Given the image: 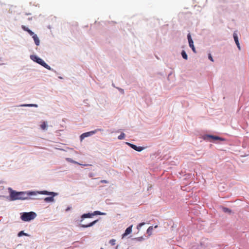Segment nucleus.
Wrapping results in <instances>:
<instances>
[{
  "instance_id": "nucleus-1",
  "label": "nucleus",
  "mask_w": 249,
  "mask_h": 249,
  "mask_svg": "<svg viewBox=\"0 0 249 249\" xmlns=\"http://www.w3.org/2000/svg\"><path fill=\"white\" fill-rule=\"evenodd\" d=\"M37 194L50 196L46 197L44 199V200L46 202H54V197L57 196L58 195L57 193H55L54 192H49L46 190L40 191H32V196H36Z\"/></svg>"
},
{
  "instance_id": "nucleus-2",
  "label": "nucleus",
  "mask_w": 249,
  "mask_h": 249,
  "mask_svg": "<svg viewBox=\"0 0 249 249\" xmlns=\"http://www.w3.org/2000/svg\"><path fill=\"white\" fill-rule=\"evenodd\" d=\"M8 191L9 193L10 200L15 201L19 200V192L14 190L11 187L8 188Z\"/></svg>"
},
{
  "instance_id": "nucleus-3",
  "label": "nucleus",
  "mask_w": 249,
  "mask_h": 249,
  "mask_svg": "<svg viewBox=\"0 0 249 249\" xmlns=\"http://www.w3.org/2000/svg\"><path fill=\"white\" fill-rule=\"evenodd\" d=\"M202 138L204 140L210 142H211L210 139H212L213 141L220 140L221 141H225L226 140L225 139L223 138L211 134H205L202 136Z\"/></svg>"
},
{
  "instance_id": "nucleus-4",
  "label": "nucleus",
  "mask_w": 249,
  "mask_h": 249,
  "mask_svg": "<svg viewBox=\"0 0 249 249\" xmlns=\"http://www.w3.org/2000/svg\"><path fill=\"white\" fill-rule=\"evenodd\" d=\"M32 60L47 69L49 70H51V67L48 64H47L42 59L37 57L36 56L32 55Z\"/></svg>"
},
{
  "instance_id": "nucleus-5",
  "label": "nucleus",
  "mask_w": 249,
  "mask_h": 249,
  "mask_svg": "<svg viewBox=\"0 0 249 249\" xmlns=\"http://www.w3.org/2000/svg\"><path fill=\"white\" fill-rule=\"evenodd\" d=\"M20 218L23 221H30L31 220V212H24L20 213Z\"/></svg>"
},
{
  "instance_id": "nucleus-6",
  "label": "nucleus",
  "mask_w": 249,
  "mask_h": 249,
  "mask_svg": "<svg viewBox=\"0 0 249 249\" xmlns=\"http://www.w3.org/2000/svg\"><path fill=\"white\" fill-rule=\"evenodd\" d=\"M31 196V191L26 192H19V200H25L28 199Z\"/></svg>"
},
{
  "instance_id": "nucleus-7",
  "label": "nucleus",
  "mask_w": 249,
  "mask_h": 249,
  "mask_svg": "<svg viewBox=\"0 0 249 249\" xmlns=\"http://www.w3.org/2000/svg\"><path fill=\"white\" fill-rule=\"evenodd\" d=\"M125 144H127V145H128L129 147H130L133 149H134L135 151H138V152H141L142 151L143 149H145L144 147L137 146V145H136L133 143L128 142H126Z\"/></svg>"
},
{
  "instance_id": "nucleus-8",
  "label": "nucleus",
  "mask_w": 249,
  "mask_h": 249,
  "mask_svg": "<svg viewBox=\"0 0 249 249\" xmlns=\"http://www.w3.org/2000/svg\"><path fill=\"white\" fill-rule=\"evenodd\" d=\"M95 134V131H94V130L84 133L82 134L80 136V141H82L85 138L89 137V136H91L92 135Z\"/></svg>"
},
{
  "instance_id": "nucleus-9",
  "label": "nucleus",
  "mask_w": 249,
  "mask_h": 249,
  "mask_svg": "<svg viewBox=\"0 0 249 249\" xmlns=\"http://www.w3.org/2000/svg\"><path fill=\"white\" fill-rule=\"evenodd\" d=\"M92 216H93L92 213H84L81 216L80 222H82L85 218H91Z\"/></svg>"
},
{
  "instance_id": "nucleus-10",
  "label": "nucleus",
  "mask_w": 249,
  "mask_h": 249,
  "mask_svg": "<svg viewBox=\"0 0 249 249\" xmlns=\"http://www.w3.org/2000/svg\"><path fill=\"white\" fill-rule=\"evenodd\" d=\"M98 221V220L97 219V220H95L89 223L88 224H80L79 226L80 227H82V228H84L90 227H92V226H93L94 225H95Z\"/></svg>"
},
{
  "instance_id": "nucleus-11",
  "label": "nucleus",
  "mask_w": 249,
  "mask_h": 249,
  "mask_svg": "<svg viewBox=\"0 0 249 249\" xmlns=\"http://www.w3.org/2000/svg\"><path fill=\"white\" fill-rule=\"evenodd\" d=\"M133 225H131L127 227L125 230L124 233L122 234V238H124L126 235L129 234L132 232Z\"/></svg>"
},
{
  "instance_id": "nucleus-12",
  "label": "nucleus",
  "mask_w": 249,
  "mask_h": 249,
  "mask_svg": "<svg viewBox=\"0 0 249 249\" xmlns=\"http://www.w3.org/2000/svg\"><path fill=\"white\" fill-rule=\"evenodd\" d=\"M233 36L234 40L235 41V42L238 48L239 49V50H240L241 48H240V44H239V42L238 41V36H237L236 33H234L233 34Z\"/></svg>"
},
{
  "instance_id": "nucleus-13",
  "label": "nucleus",
  "mask_w": 249,
  "mask_h": 249,
  "mask_svg": "<svg viewBox=\"0 0 249 249\" xmlns=\"http://www.w3.org/2000/svg\"><path fill=\"white\" fill-rule=\"evenodd\" d=\"M32 35H33L32 37L34 39V40L35 41V44L37 46H38L39 45L40 41H39V39L37 36L36 35V34L34 35V33L33 32H32Z\"/></svg>"
},
{
  "instance_id": "nucleus-14",
  "label": "nucleus",
  "mask_w": 249,
  "mask_h": 249,
  "mask_svg": "<svg viewBox=\"0 0 249 249\" xmlns=\"http://www.w3.org/2000/svg\"><path fill=\"white\" fill-rule=\"evenodd\" d=\"M221 209L222 211L225 213H229V214H231L232 213L231 210L228 208L221 206Z\"/></svg>"
},
{
  "instance_id": "nucleus-15",
  "label": "nucleus",
  "mask_w": 249,
  "mask_h": 249,
  "mask_svg": "<svg viewBox=\"0 0 249 249\" xmlns=\"http://www.w3.org/2000/svg\"><path fill=\"white\" fill-rule=\"evenodd\" d=\"M66 160L67 161H68L69 162H71V163L81 165V164L79 163L78 162L73 160L72 159L70 158H66ZM81 165H82V166H86V164H81Z\"/></svg>"
},
{
  "instance_id": "nucleus-16",
  "label": "nucleus",
  "mask_w": 249,
  "mask_h": 249,
  "mask_svg": "<svg viewBox=\"0 0 249 249\" xmlns=\"http://www.w3.org/2000/svg\"><path fill=\"white\" fill-rule=\"evenodd\" d=\"M47 127H48V124H47V122L43 121L42 123V124L40 125L41 129L43 130H47Z\"/></svg>"
},
{
  "instance_id": "nucleus-17",
  "label": "nucleus",
  "mask_w": 249,
  "mask_h": 249,
  "mask_svg": "<svg viewBox=\"0 0 249 249\" xmlns=\"http://www.w3.org/2000/svg\"><path fill=\"white\" fill-rule=\"evenodd\" d=\"M93 213V216L96 215H106V213H103L99 211H95Z\"/></svg>"
},
{
  "instance_id": "nucleus-18",
  "label": "nucleus",
  "mask_w": 249,
  "mask_h": 249,
  "mask_svg": "<svg viewBox=\"0 0 249 249\" xmlns=\"http://www.w3.org/2000/svg\"><path fill=\"white\" fill-rule=\"evenodd\" d=\"M23 235H25V236H29L30 235L26 233H25L24 231H20L18 234V237H21L22 236H23Z\"/></svg>"
},
{
  "instance_id": "nucleus-19",
  "label": "nucleus",
  "mask_w": 249,
  "mask_h": 249,
  "mask_svg": "<svg viewBox=\"0 0 249 249\" xmlns=\"http://www.w3.org/2000/svg\"><path fill=\"white\" fill-rule=\"evenodd\" d=\"M153 230V226H150L147 230L146 232L149 236L151 235L152 234V231Z\"/></svg>"
},
{
  "instance_id": "nucleus-20",
  "label": "nucleus",
  "mask_w": 249,
  "mask_h": 249,
  "mask_svg": "<svg viewBox=\"0 0 249 249\" xmlns=\"http://www.w3.org/2000/svg\"><path fill=\"white\" fill-rule=\"evenodd\" d=\"M133 240H136V241H137L139 242H142L144 240V238L143 237V236H141V237H139L134 238H133Z\"/></svg>"
},
{
  "instance_id": "nucleus-21",
  "label": "nucleus",
  "mask_w": 249,
  "mask_h": 249,
  "mask_svg": "<svg viewBox=\"0 0 249 249\" xmlns=\"http://www.w3.org/2000/svg\"><path fill=\"white\" fill-rule=\"evenodd\" d=\"M181 55H182V57L185 59V60H187V58H188V56H187V55L186 53V52H185V51L183 50L182 52H181Z\"/></svg>"
},
{
  "instance_id": "nucleus-22",
  "label": "nucleus",
  "mask_w": 249,
  "mask_h": 249,
  "mask_svg": "<svg viewBox=\"0 0 249 249\" xmlns=\"http://www.w3.org/2000/svg\"><path fill=\"white\" fill-rule=\"evenodd\" d=\"M125 136V134L123 132H122L121 133V134L119 136H118V139L120 140H123V139H124Z\"/></svg>"
},
{
  "instance_id": "nucleus-23",
  "label": "nucleus",
  "mask_w": 249,
  "mask_h": 249,
  "mask_svg": "<svg viewBox=\"0 0 249 249\" xmlns=\"http://www.w3.org/2000/svg\"><path fill=\"white\" fill-rule=\"evenodd\" d=\"M189 46L192 48L193 51L194 52V53H196V49H195V48L194 47V42L192 41H191V43H189Z\"/></svg>"
},
{
  "instance_id": "nucleus-24",
  "label": "nucleus",
  "mask_w": 249,
  "mask_h": 249,
  "mask_svg": "<svg viewBox=\"0 0 249 249\" xmlns=\"http://www.w3.org/2000/svg\"><path fill=\"white\" fill-rule=\"evenodd\" d=\"M109 244L111 245V246H114L115 245V243H116V240L115 239H112L111 240H109Z\"/></svg>"
},
{
  "instance_id": "nucleus-25",
  "label": "nucleus",
  "mask_w": 249,
  "mask_h": 249,
  "mask_svg": "<svg viewBox=\"0 0 249 249\" xmlns=\"http://www.w3.org/2000/svg\"><path fill=\"white\" fill-rule=\"evenodd\" d=\"M22 28L25 31H27L31 35V30L26 28L25 26H22Z\"/></svg>"
},
{
  "instance_id": "nucleus-26",
  "label": "nucleus",
  "mask_w": 249,
  "mask_h": 249,
  "mask_svg": "<svg viewBox=\"0 0 249 249\" xmlns=\"http://www.w3.org/2000/svg\"><path fill=\"white\" fill-rule=\"evenodd\" d=\"M187 38L188 40L189 43H191V41L193 42V39H192L191 36L190 34H189L187 36Z\"/></svg>"
},
{
  "instance_id": "nucleus-27",
  "label": "nucleus",
  "mask_w": 249,
  "mask_h": 249,
  "mask_svg": "<svg viewBox=\"0 0 249 249\" xmlns=\"http://www.w3.org/2000/svg\"><path fill=\"white\" fill-rule=\"evenodd\" d=\"M187 38L188 40L189 43H191V41L193 42V39H192L191 36L190 34H189L187 36Z\"/></svg>"
},
{
  "instance_id": "nucleus-28",
  "label": "nucleus",
  "mask_w": 249,
  "mask_h": 249,
  "mask_svg": "<svg viewBox=\"0 0 249 249\" xmlns=\"http://www.w3.org/2000/svg\"><path fill=\"white\" fill-rule=\"evenodd\" d=\"M144 224V223H141L137 225V229H139L140 228L142 227Z\"/></svg>"
},
{
  "instance_id": "nucleus-29",
  "label": "nucleus",
  "mask_w": 249,
  "mask_h": 249,
  "mask_svg": "<svg viewBox=\"0 0 249 249\" xmlns=\"http://www.w3.org/2000/svg\"><path fill=\"white\" fill-rule=\"evenodd\" d=\"M103 129L101 128H97L95 130H94V131H95V133H96L98 131H103Z\"/></svg>"
},
{
  "instance_id": "nucleus-30",
  "label": "nucleus",
  "mask_w": 249,
  "mask_h": 249,
  "mask_svg": "<svg viewBox=\"0 0 249 249\" xmlns=\"http://www.w3.org/2000/svg\"><path fill=\"white\" fill-rule=\"evenodd\" d=\"M36 216V213L32 212V220L34 219Z\"/></svg>"
},
{
  "instance_id": "nucleus-31",
  "label": "nucleus",
  "mask_w": 249,
  "mask_h": 249,
  "mask_svg": "<svg viewBox=\"0 0 249 249\" xmlns=\"http://www.w3.org/2000/svg\"><path fill=\"white\" fill-rule=\"evenodd\" d=\"M100 182L103 183H107L108 181L107 180H101Z\"/></svg>"
},
{
  "instance_id": "nucleus-32",
  "label": "nucleus",
  "mask_w": 249,
  "mask_h": 249,
  "mask_svg": "<svg viewBox=\"0 0 249 249\" xmlns=\"http://www.w3.org/2000/svg\"><path fill=\"white\" fill-rule=\"evenodd\" d=\"M209 59L211 61H212V62H213V57H212V55H211V54H209Z\"/></svg>"
},
{
  "instance_id": "nucleus-33",
  "label": "nucleus",
  "mask_w": 249,
  "mask_h": 249,
  "mask_svg": "<svg viewBox=\"0 0 249 249\" xmlns=\"http://www.w3.org/2000/svg\"><path fill=\"white\" fill-rule=\"evenodd\" d=\"M19 106H20V107H31V104L21 105Z\"/></svg>"
},
{
  "instance_id": "nucleus-34",
  "label": "nucleus",
  "mask_w": 249,
  "mask_h": 249,
  "mask_svg": "<svg viewBox=\"0 0 249 249\" xmlns=\"http://www.w3.org/2000/svg\"><path fill=\"white\" fill-rule=\"evenodd\" d=\"M71 209V207H68L66 210V211H68L69 210H70Z\"/></svg>"
},
{
  "instance_id": "nucleus-35",
  "label": "nucleus",
  "mask_w": 249,
  "mask_h": 249,
  "mask_svg": "<svg viewBox=\"0 0 249 249\" xmlns=\"http://www.w3.org/2000/svg\"><path fill=\"white\" fill-rule=\"evenodd\" d=\"M32 107H37V106L36 105H35V104H32Z\"/></svg>"
},
{
  "instance_id": "nucleus-36",
  "label": "nucleus",
  "mask_w": 249,
  "mask_h": 249,
  "mask_svg": "<svg viewBox=\"0 0 249 249\" xmlns=\"http://www.w3.org/2000/svg\"><path fill=\"white\" fill-rule=\"evenodd\" d=\"M157 227H158V226H157V225H156V226L154 227V228H157Z\"/></svg>"
},
{
  "instance_id": "nucleus-37",
  "label": "nucleus",
  "mask_w": 249,
  "mask_h": 249,
  "mask_svg": "<svg viewBox=\"0 0 249 249\" xmlns=\"http://www.w3.org/2000/svg\"><path fill=\"white\" fill-rule=\"evenodd\" d=\"M37 199L36 198H32V199Z\"/></svg>"
},
{
  "instance_id": "nucleus-38",
  "label": "nucleus",
  "mask_w": 249,
  "mask_h": 249,
  "mask_svg": "<svg viewBox=\"0 0 249 249\" xmlns=\"http://www.w3.org/2000/svg\"><path fill=\"white\" fill-rule=\"evenodd\" d=\"M100 249H104L103 248H101Z\"/></svg>"
}]
</instances>
